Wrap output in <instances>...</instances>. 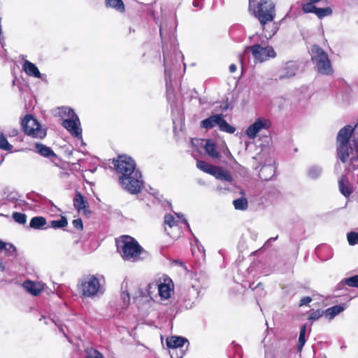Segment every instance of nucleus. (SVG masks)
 <instances>
[{"label":"nucleus","mask_w":358,"mask_h":358,"mask_svg":"<svg viewBox=\"0 0 358 358\" xmlns=\"http://www.w3.org/2000/svg\"><path fill=\"white\" fill-rule=\"evenodd\" d=\"M22 69L27 75L31 77L42 78V75L40 73L37 66L29 62V60H25L22 65Z\"/></svg>","instance_id":"nucleus-19"},{"label":"nucleus","mask_w":358,"mask_h":358,"mask_svg":"<svg viewBox=\"0 0 358 358\" xmlns=\"http://www.w3.org/2000/svg\"><path fill=\"white\" fill-rule=\"evenodd\" d=\"M245 51H250L251 52L255 63H263L271 59H274L277 56L273 48L268 45L255 44L245 47Z\"/></svg>","instance_id":"nucleus-9"},{"label":"nucleus","mask_w":358,"mask_h":358,"mask_svg":"<svg viewBox=\"0 0 358 358\" xmlns=\"http://www.w3.org/2000/svg\"><path fill=\"white\" fill-rule=\"evenodd\" d=\"M206 152L213 158L218 159L220 157V152L217 150L215 143L212 140H207L204 145Z\"/></svg>","instance_id":"nucleus-24"},{"label":"nucleus","mask_w":358,"mask_h":358,"mask_svg":"<svg viewBox=\"0 0 358 358\" xmlns=\"http://www.w3.org/2000/svg\"><path fill=\"white\" fill-rule=\"evenodd\" d=\"M210 175L215 176L217 179L223 181L232 182L233 180V177L229 173V171L224 170L218 166H214Z\"/></svg>","instance_id":"nucleus-21"},{"label":"nucleus","mask_w":358,"mask_h":358,"mask_svg":"<svg viewBox=\"0 0 358 358\" xmlns=\"http://www.w3.org/2000/svg\"><path fill=\"white\" fill-rule=\"evenodd\" d=\"M233 204L235 209L239 210H245L248 207V200L244 197L235 199Z\"/></svg>","instance_id":"nucleus-30"},{"label":"nucleus","mask_w":358,"mask_h":358,"mask_svg":"<svg viewBox=\"0 0 358 358\" xmlns=\"http://www.w3.org/2000/svg\"><path fill=\"white\" fill-rule=\"evenodd\" d=\"M306 324L303 325L301 327L299 341H298V351L301 352L303 347L306 343Z\"/></svg>","instance_id":"nucleus-31"},{"label":"nucleus","mask_w":358,"mask_h":358,"mask_svg":"<svg viewBox=\"0 0 358 358\" xmlns=\"http://www.w3.org/2000/svg\"><path fill=\"white\" fill-rule=\"evenodd\" d=\"M275 173V167L271 164L265 165L259 171V178L264 180H271Z\"/></svg>","instance_id":"nucleus-23"},{"label":"nucleus","mask_w":358,"mask_h":358,"mask_svg":"<svg viewBox=\"0 0 358 358\" xmlns=\"http://www.w3.org/2000/svg\"><path fill=\"white\" fill-rule=\"evenodd\" d=\"M338 187L341 193L345 197L350 196L352 192V188L350 184L347 176H342L338 180Z\"/></svg>","instance_id":"nucleus-20"},{"label":"nucleus","mask_w":358,"mask_h":358,"mask_svg":"<svg viewBox=\"0 0 358 358\" xmlns=\"http://www.w3.org/2000/svg\"><path fill=\"white\" fill-rule=\"evenodd\" d=\"M119 180L122 187L131 194H138L142 189L143 182L140 171H134L129 176H120Z\"/></svg>","instance_id":"nucleus-10"},{"label":"nucleus","mask_w":358,"mask_h":358,"mask_svg":"<svg viewBox=\"0 0 358 358\" xmlns=\"http://www.w3.org/2000/svg\"><path fill=\"white\" fill-rule=\"evenodd\" d=\"M193 4L194 6H198L197 3H194Z\"/></svg>","instance_id":"nucleus-60"},{"label":"nucleus","mask_w":358,"mask_h":358,"mask_svg":"<svg viewBox=\"0 0 358 358\" xmlns=\"http://www.w3.org/2000/svg\"><path fill=\"white\" fill-rule=\"evenodd\" d=\"M354 131L355 127L346 125L340 129L336 138L337 157L348 171L358 166V143L350 140Z\"/></svg>","instance_id":"nucleus-1"},{"label":"nucleus","mask_w":358,"mask_h":358,"mask_svg":"<svg viewBox=\"0 0 358 358\" xmlns=\"http://www.w3.org/2000/svg\"><path fill=\"white\" fill-rule=\"evenodd\" d=\"M103 281L101 275L89 274L83 276L78 284L80 294L85 298H99L105 292Z\"/></svg>","instance_id":"nucleus-2"},{"label":"nucleus","mask_w":358,"mask_h":358,"mask_svg":"<svg viewBox=\"0 0 358 358\" xmlns=\"http://www.w3.org/2000/svg\"><path fill=\"white\" fill-rule=\"evenodd\" d=\"M194 303V302L192 301V302H189L187 305H185V306L187 308H191Z\"/></svg>","instance_id":"nucleus-56"},{"label":"nucleus","mask_w":358,"mask_h":358,"mask_svg":"<svg viewBox=\"0 0 358 358\" xmlns=\"http://www.w3.org/2000/svg\"><path fill=\"white\" fill-rule=\"evenodd\" d=\"M277 238H278V236H276V237H275V238H271L269 239V241H275V240L277 239Z\"/></svg>","instance_id":"nucleus-58"},{"label":"nucleus","mask_w":358,"mask_h":358,"mask_svg":"<svg viewBox=\"0 0 358 358\" xmlns=\"http://www.w3.org/2000/svg\"><path fill=\"white\" fill-rule=\"evenodd\" d=\"M18 134V130L17 129H13L10 134V136H15Z\"/></svg>","instance_id":"nucleus-53"},{"label":"nucleus","mask_w":358,"mask_h":358,"mask_svg":"<svg viewBox=\"0 0 358 358\" xmlns=\"http://www.w3.org/2000/svg\"><path fill=\"white\" fill-rule=\"evenodd\" d=\"M87 201L80 192L76 194L73 198V206L79 213L86 216L90 214V211L87 209Z\"/></svg>","instance_id":"nucleus-15"},{"label":"nucleus","mask_w":358,"mask_h":358,"mask_svg":"<svg viewBox=\"0 0 358 358\" xmlns=\"http://www.w3.org/2000/svg\"><path fill=\"white\" fill-rule=\"evenodd\" d=\"M189 292L190 294H192L194 295V297L196 299L198 296H199V290L195 288L194 286H192L189 289Z\"/></svg>","instance_id":"nucleus-50"},{"label":"nucleus","mask_w":358,"mask_h":358,"mask_svg":"<svg viewBox=\"0 0 358 358\" xmlns=\"http://www.w3.org/2000/svg\"><path fill=\"white\" fill-rule=\"evenodd\" d=\"M164 74H165V80H166V84L167 86V99H170V94H171V89L169 86V81L171 82V72L169 69V59L166 56L165 52L164 51Z\"/></svg>","instance_id":"nucleus-26"},{"label":"nucleus","mask_w":358,"mask_h":358,"mask_svg":"<svg viewBox=\"0 0 358 358\" xmlns=\"http://www.w3.org/2000/svg\"><path fill=\"white\" fill-rule=\"evenodd\" d=\"M196 166L199 169L203 171V172L211 174L215 166H213L203 161H197Z\"/></svg>","instance_id":"nucleus-36"},{"label":"nucleus","mask_w":358,"mask_h":358,"mask_svg":"<svg viewBox=\"0 0 358 358\" xmlns=\"http://www.w3.org/2000/svg\"><path fill=\"white\" fill-rule=\"evenodd\" d=\"M345 283L350 287H358V275L345 278Z\"/></svg>","instance_id":"nucleus-42"},{"label":"nucleus","mask_w":358,"mask_h":358,"mask_svg":"<svg viewBox=\"0 0 358 358\" xmlns=\"http://www.w3.org/2000/svg\"><path fill=\"white\" fill-rule=\"evenodd\" d=\"M46 224V220L43 217L36 216L34 217L30 222L29 227L34 229H43Z\"/></svg>","instance_id":"nucleus-28"},{"label":"nucleus","mask_w":358,"mask_h":358,"mask_svg":"<svg viewBox=\"0 0 358 358\" xmlns=\"http://www.w3.org/2000/svg\"><path fill=\"white\" fill-rule=\"evenodd\" d=\"M121 300L122 302V303L121 304V308L122 310H124L129 306L130 303V296L129 293L123 292L121 294Z\"/></svg>","instance_id":"nucleus-41"},{"label":"nucleus","mask_w":358,"mask_h":358,"mask_svg":"<svg viewBox=\"0 0 358 358\" xmlns=\"http://www.w3.org/2000/svg\"><path fill=\"white\" fill-rule=\"evenodd\" d=\"M219 129L228 134H234L236 131V128L228 124L227 121L224 120V117L220 122Z\"/></svg>","instance_id":"nucleus-33"},{"label":"nucleus","mask_w":358,"mask_h":358,"mask_svg":"<svg viewBox=\"0 0 358 358\" xmlns=\"http://www.w3.org/2000/svg\"><path fill=\"white\" fill-rule=\"evenodd\" d=\"M4 268H5V267H4V266L3 265L2 262H1V261H0V271H3V270H4Z\"/></svg>","instance_id":"nucleus-57"},{"label":"nucleus","mask_w":358,"mask_h":358,"mask_svg":"<svg viewBox=\"0 0 358 358\" xmlns=\"http://www.w3.org/2000/svg\"><path fill=\"white\" fill-rule=\"evenodd\" d=\"M68 224L67 219L65 217H61L59 220H52L50 222V227L54 229L63 228Z\"/></svg>","instance_id":"nucleus-38"},{"label":"nucleus","mask_w":358,"mask_h":358,"mask_svg":"<svg viewBox=\"0 0 358 358\" xmlns=\"http://www.w3.org/2000/svg\"><path fill=\"white\" fill-rule=\"evenodd\" d=\"M347 238L350 245L358 244V233L350 232L348 234Z\"/></svg>","instance_id":"nucleus-43"},{"label":"nucleus","mask_w":358,"mask_h":358,"mask_svg":"<svg viewBox=\"0 0 358 358\" xmlns=\"http://www.w3.org/2000/svg\"><path fill=\"white\" fill-rule=\"evenodd\" d=\"M115 167L121 176H129L134 171H139L136 169V163L130 157L119 156L115 162Z\"/></svg>","instance_id":"nucleus-13"},{"label":"nucleus","mask_w":358,"mask_h":358,"mask_svg":"<svg viewBox=\"0 0 358 358\" xmlns=\"http://www.w3.org/2000/svg\"><path fill=\"white\" fill-rule=\"evenodd\" d=\"M271 127V122L266 118H258L255 122L250 125L246 131L245 134L250 139H254L257 134L262 129H267Z\"/></svg>","instance_id":"nucleus-14"},{"label":"nucleus","mask_w":358,"mask_h":358,"mask_svg":"<svg viewBox=\"0 0 358 358\" xmlns=\"http://www.w3.org/2000/svg\"><path fill=\"white\" fill-rule=\"evenodd\" d=\"M140 301H141V307L143 310L147 309L156 305L155 301H154L153 300H149L148 299L141 298L140 299Z\"/></svg>","instance_id":"nucleus-44"},{"label":"nucleus","mask_w":358,"mask_h":358,"mask_svg":"<svg viewBox=\"0 0 358 358\" xmlns=\"http://www.w3.org/2000/svg\"><path fill=\"white\" fill-rule=\"evenodd\" d=\"M3 250H5L8 255H13L15 252V248L12 244L5 243V247Z\"/></svg>","instance_id":"nucleus-46"},{"label":"nucleus","mask_w":358,"mask_h":358,"mask_svg":"<svg viewBox=\"0 0 358 358\" xmlns=\"http://www.w3.org/2000/svg\"><path fill=\"white\" fill-rule=\"evenodd\" d=\"M297 71L298 66L295 63L292 62H287L283 69L282 73L280 76V78H290L296 74Z\"/></svg>","instance_id":"nucleus-22"},{"label":"nucleus","mask_w":358,"mask_h":358,"mask_svg":"<svg viewBox=\"0 0 358 358\" xmlns=\"http://www.w3.org/2000/svg\"><path fill=\"white\" fill-rule=\"evenodd\" d=\"M105 3L107 8H113L121 13L124 11V4L122 0H106Z\"/></svg>","instance_id":"nucleus-29"},{"label":"nucleus","mask_w":358,"mask_h":358,"mask_svg":"<svg viewBox=\"0 0 358 358\" xmlns=\"http://www.w3.org/2000/svg\"><path fill=\"white\" fill-rule=\"evenodd\" d=\"M117 247L122 258L125 261L136 262L142 259L141 255L143 252V248L129 236H122Z\"/></svg>","instance_id":"nucleus-3"},{"label":"nucleus","mask_w":358,"mask_h":358,"mask_svg":"<svg viewBox=\"0 0 358 358\" xmlns=\"http://www.w3.org/2000/svg\"><path fill=\"white\" fill-rule=\"evenodd\" d=\"M312 301H313V298L312 297L308 296H303L300 300L299 306L300 307L308 306Z\"/></svg>","instance_id":"nucleus-47"},{"label":"nucleus","mask_w":358,"mask_h":358,"mask_svg":"<svg viewBox=\"0 0 358 358\" xmlns=\"http://www.w3.org/2000/svg\"><path fill=\"white\" fill-rule=\"evenodd\" d=\"M322 173V169L318 166H312L308 169V176L311 179H317Z\"/></svg>","instance_id":"nucleus-35"},{"label":"nucleus","mask_w":358,"mask_h":358,"mask_svg":"<svg viewBox=\"0 0 358 358\" xmlns=\"http://www.w3.org/2000/svg\"><path fill=\"white\" fill-rule=\"evenodd\" d=\"M0 148L6 151H10L13 148L2 133H0Z\"/></svg>","instance_id":"nucleus-39"},{"label":"nucleus","mask_w":358,"mask_h":358,"mask_svg":"<svg viewBox=\"0 0 358 358\" xmlns=\"http://www.w3.org/2000/svg\"><path fill=\"white\" fill-rule=\"evenodd\" d=\"M36 151L43 157H56L53 150L50 148L41 143L36 144Z\"/></svg>","instance_id":"nucleus-27"},{"label":"nucleus","mask_w":358,"mask_h":358,"mask_svg":"<svg viewBox=\"0 0 358 358\" xmlns=\"http://www.w3.org/2000/svg\"><path fill=\"white\" fill-rule=\"evenodd\" d=\"M22 127L24 132L34 138H43L46 136V131L42 129L40 124L31 115H27L22 121Z\"/></svg>","instance_id":"nucleus-11"},{"label":"nucleus","mask_w":358,"mask_h":358,"mask_svg":"<svg viewBox=\"0 0 358 358\" xmlns=\"http://www.w3.org/2000/svg\"><path fill=\"white\" fill-rule=\"evenodd\" d=\"M311 59L317 71L322 75L330 76L334 73L328 55L318 45H313L310 49Z\"/></svg>","instance_id":"nucleus-6"},{"label":"nucleus","mask_w":358,"mask_h":358,"mask_svg":"<svg viewBox=\"0 0 358 358\" xmlns=\"http://www.w3.org/2000/svg\"><path fill=\"white\" fill-rule=\"evenodd\" d=\"M315 2L313 0H309L308 2L302 3V9L305 13H315L316 7L314 5Z\"/></svg>","instance_id":"nucleus-37"},{"label":"nucleus","mask_w":358,"mask_h":358,"mask_svg":"<svg viewBox=\"0 0 358 358\" xmlns=\"http://www.w3.org/2000/svg\"><path fill=\"white\" fill-rule=\"evenodd\" d=\"M50 316V315H42L41 318H40L39 320L41 321L42 320H43L45 324H49L50 323H52V324L54 323L55 325H57V324L55 322V320L54 318H51Z\"/></svg>","instance_id":"nucleus-48"},{"label":"nucleus","mask_w":358,"mask_h":358,"mask_svg":"<svg viewBox=\"0 0 358 358\" xmlns=\"http://www.w3.org/2000/svg\"><path fill=\"white\" fill-rule=\"evenodd\" d=\"M321 316H322V315H310L308 320L310 321L317 320Z\"/></svg>","instance_id":"nucleus-51"},{"label":"nucleus","mask_w":358,"mask_h":358,"mask_svg":"<svg viewBox=\"0 0 358 358\" xmlns=\"http://www.w3.org/2000/svg\"><path fill=\"white\" fill-rule=\"evenodd\" d=\"M315 14L320 18L322 19L324 17L329 16L332 14V10L330 7L326 8H316Z\"/></svg>","instance_id":"nucleus-34"},{"label":"nucleus","mask_w":358,"mask_h":358,"mask_svg":"<svg viewBox=\"0 0 358 358\" xmlns=\"http://www.w3.org/2000/svg\"><path fill=\"white\" fill-rule=\"evenodd\" d=\"M5 247V243L0 241V252H1Z\"/></svg>","instance_id":"nucleus-54"},{"label":"nucleus","mask_w":358,"mask_h":358,"mask_svg":"<svg viewBox=\"0 0 358 358\" xmlns=\"http://www.w3.org/2000/svg\"><path fill=\"white\" fill-rule=\"evenodd\" d=\"M85 358H103V356L99 351L90 350L87 352V355Z\"/></svg>","instance_id":"nucleus-45"},{"label":"nucleus","mask_w":358,"mask_h":358,"mask_svg":"<svg viewBox=\"0 0 358 358\" xmlns=\"http://www.w3.org/2000/svg\"><path fill=\"white\" fill-rule=\"evenodd\" d=\"M176 215V218L171 214L164 217L165 231L173 238H177L182 234L183 227H189L187 220L183 217V215L179 213Z\"/></svg>","instance_id":"nucleus-8"},{"label":"nucleus","mask_w":358,"mask_h":358,"mask_svg":"<svg viewBox=\"0 0 358 358\" xmlns=\"http://www.w3.org/2000/svg\"><path fill=\"white\" fill-rule=\"evenodd\" d=\"M60 115L64 117L62 126L73 136L81 138L82 129L78 117L73 109L67 107L59 108Z\"/></svg>","instance_id":"nucleus-7"},{"label":"nucleus","mask_w":358,"mask_h":358,"mask_svg":"<svg viewBox=\"0 0 358 358\" xmlns=\"http://www.w3.org/2000/svg\"><path fill=\"white\" fill-rule=\"evenodd\" d=\"M22 286L27 292L34 296L39 295L44 289L43 283L30 280L25 281Z\"/></svg>","instance_id":"nucleus-17"},{"label":"nucleus","mask_w":358,"mask_h":358,"mask_svg":"<svg viewBox=\"0 0 358 358\" xmlns=\"http://www.w3.org/2000/svg\"><path fill=\"white\" fill-rule=\"evenodd\" d=\"M6 200L8 203L13 204L15 208L22 209L27 205L22 196L15 191L8 192L6 196Z\"/></svg>","instance_id":"nucleus-16"},{"label":"nucleus","mask_w":358,"mask_h":358,"mask_svg":"<svg viewBox=\"0 0 358 358\" xmlns=\"http://www.w3.org/2000/svg\"><path fill=\"white\" fill-rule=\"evenodd\" d=\"M12 216L13 220L20 224H24L27 222V215L24 213L15 212Z\"/></svg>","instance_id":"nucleus-40"},{"label":"nucleus","mask_w":358,"mask_h":358,"mask_svg":"<svg viewBox=\"0 0 358 358\" xmlns=\"http://www.w3.org/2000/svg\"><path fill=\"white\" fill-rule=\"evenodd\" d=\"M327 315V317H327L328 320H329V321H331V320H333V319H334V316H335L336 315L332 314V315Z\"/></svg>","instance_id":"nucleus-55"},{"label":"nucleus","mask_w":358,"mask_h":358,"mask_svg":"<svg viewBox=\"0 0 358 358\" xmlns=\"http://www.w3.org/2000/svg\"><path fill=\"white\" fill-rule=\"evenodd\" d=\"M249 11L264 27L265 23L272 22L275 16V4L269 0H249Z\"/></svg>","instance_id":"nucleus-4"},{"label":"nucleus","mask_w":358,"mask_h":358,"mask_svg":"<svg viewBox=\"0 0 358 358\" xmlns=\"http://www.w3.org/2000/svg\"><path fill=\"white\" fill-rule=\"evenodd\" d=\"M262 27L264 33V36L267 39L271 38L277 33L279 29V26L276 22H273L271 24L265 23L264 27L262 26Z\"/></svg>","instance_id":"nucleus-25"},{"label":"nucleus","mask_w":358,"mask_h":358,"mask_svg":"<svg viewBox=\"0 0 358 358\" xmlns=\"http://www.w3.org/2000/svg\"><path fill=\"white\" fill-rule=\"evenodd\" d=\"M166 343L171 358H182L185 353L182 348L189 341L184 337L172 336L166 338Z\"/></svg>","instance_id":"nucleus-12"},{"label":"nucleus","mask_w":358,"mask_h":358,"mask_svg":"<svg viewBox=\"0 0 358 358\" xmlns=\"http://www.w3.org/2000/svg\"><path fill=\"white\" fill-rule=\"evenodd\" d=\"M73 226L74 228L78 229V230H83V221L81 219L78 218L73 221L72 222Z\"/></svg>","instance_id":"nucleus-49"},{"label":"nucleus","mask_w":358,"mask_h":358,"mask_svg":"<svg viewBox=\"0 0 358 358\" xmlns=\"http://www.w3.org/2000/svg\"><path fill=\"white\" fill-rule=\"evenodd\" d=\"M347 303H340L327 308L324 313H341L346 310Z\"/></svg>","instance_id":"nucleus-32"},{"label":"nucleus","mask_w":358,"mask_h":358,"mask_svg":"<svg viewBox=\"0 0 358 358\" xmlns=\"http://www.w3.org/2000/svg\"><path fill=\"white\" fill-rule=\"evenodd\" d=\"M157 288L158 296L161 302L169 301L174 293V284L173 280L167 275H163L148 284L147 291L152 298V289Z\"/></svg>","instance_id":"nucleus-5"},{"label":"nucleus","mask_w":358,"mask_h":358,"mask_svg":"<svg viewBox=\"0 0 358 358\" xmlns=\"http://www.w3.org/2000/svg\"><path fill=\"white\" fill-rule=\"evenodd\" d=\"M353 127H355V129L357 127H358V122H357V124H356Z\"/></svg>","instance_id":"nucleus-59"},{"label":"nucleus","mask_w":358,"mask_h":358,"mask_svg":"<svg viewBox=\"0 0 358 358\" xmlns=\"http://www.w3.org/2000/svg\"><path fill=\"white\" fill-rule=\"evenodd\" d=\"M229 69L231 73H234L237 69L236 65L234 64H231L229 66Z\"/></svg>","instance_id":"nucleus-52"},{"label":"nucleus","mask_w":358,"mask_h":358,"mask_svg":"<svg viewBox=\"0 0 358 358\" xmlns=\"http://www.w3.org/2000/svg\"><path fill=\"white\" fill-rule=\"evenodd\" d=\"M223 117L222 114H216L210 116L209 117L201 122V127L206 129H212L216 126L219 127L220 122Z\"/></svg>","instance_id":"nucleus-18"}]
</instances>
